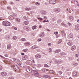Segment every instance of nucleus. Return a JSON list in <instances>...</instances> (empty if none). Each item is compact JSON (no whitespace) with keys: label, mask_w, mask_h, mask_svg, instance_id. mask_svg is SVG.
Returning a JSON list of instances; mask_svg holds the SVG:
<instances>
[{"label":"nucleus","mask_w":79,"mask_h":79,"mask_svg":"<svg viewBox=\"0 0 79 79\" xmlns=\"http://www.w3.org/2000/svg\"><path fill=\"white\" fill-rule=\"evenodd\" d=\"M2 24L4 26H10V25L11 24V23L7 21H3Z\"/></svg>","instance_id":"nucleus-1"},{"label":"nucleus","mask_w":79,"mask_h":79,"mask_svg":"<svg viewBox=\"0 0 79 79\" xmlns=\"http://www.w3.org/2000/svg\"><path fill=\"white\" fill-rule=\"evenodd\" d=\"M13 68L14 69H15V71H16V70L17 71H19V68L18 66L16 65H14L13 66Z\"/></svg>","instance_id":"nucleus-2"},{"label":"nucleus","mask_w":79,"mask_h":79,"mask_svg":"<svg viewBox=\"0 0 79 79\" xmlns=\"http://www.w3.org/2000/svg\"><path fill=\"white\" fill-rule=\"evenodd\" d=\"M9 19L10 20H13L14 19H15V17L14 15H10L9 17Z\"/></svg>","instance_id":"nucleus-3"},{"label":"nucleus","mask_w":79,"mask_h":79,"mask_svg":"<svg viewBox=\"0 0 79 79\" xmlns=\"http://www.w3.org/2000/svg\"><path fill=\"white\" fill-rule=\"evenodd\" d=\"M1 74L2 76L4 77V76H6L7 75V73L5 72H3L1 73Z\"/></svg>","instance_id":"nucleus-4"},{"label":"nucleus","mask_w":79,"mask_h":79,"mask_svg":"<svg viewBox=\"0 0 79 79\" xmlns=\"http://www.w3.org/2000/svg\"><path fill=\"white\" fill-rule=\"evenodd\" d=\"M56 2L55 0H51L50 1V3L51 4H55Z\"/></svg>","instance_id":"nucleus-5"},{"label":"nucleus","mask_w":79,"mask_h":79,"mask_svg":"<svg viewBox=\"0 0 79 79\" xmlns=\"http://www.w3.org/2000/svg\"><path fill=\"white\" fill-rule=\"evenodd\" d=\"M22 60H27L28 59V57L27 56H24L22 57Z\"/></svg>","instance_id":"nucleus-6"},{"label":"nucleus","mask_w":79,"mask_h":79,"mask_svg":"<svg viewBox=\"0 0 79 79\" xmlns=\"http://www.w3.org/2000/svg\"><path fill=\"white\" fill-rule=\"evenodd\" d=\"M26 71H27V72H28V73H32V70H31V69L29 68H27L26 69Z\"/></svg>","instance_id":"nucleus-7"},{"label":"nucleus","mask_w":79,"mask_h":79,"mask_svg":"<svg viewBox=\"0 0 79 79\" xmlns=\"http://www.w3.org/2000/svg\"><path fill=\"white\" fill-rule=\"evenodd\" d=\"M34 75L36 77H39V74L37 72V71L35 72Z\"/></svg>","instance_id":"nucleus-8"},{"label":"nucleus","mask_w":79,"mask_h":79,"mask_svg":"<svg viewBox=\"0 0 79 79\" xmlns=\"http://www.w3.org/2000/svg\"><path fill=\"white\" fill-rule=\"evenodd\" d=\"M75 29L77 31H78L79 29V25L77 24L75 26Z\"/></svg>","instance_id":"nucleus-9"},{"label":"nucleus","mask_w":79,"mask_h":79,"mask_svg":"<svg viewBox=\"0 0 79 79\" xmlns=\"http://www.w3.org/2000/svg\"><path fill=\"white\" fill-rule=\"evenodd\" d=\"M68 45L69 46H71L73 45V42L71 41H69L67 43Z\"/></svg>","instance_id":"nucleus-10"},{"label":"nucleus","mask_w":79,"mask_h":79,"mask_svg":"<svg viewBox=\"0 0 79 79\" xmlns=\"http://www.w3.org/2000/svg\"><path fill=\"white\" fill-rule=\"evenodd\" d=\"M61 32L62 33V37H65V36H66V34L62 31H61Z\"/></svg>","instance_id":"nucleus-11"},{"label":"nucleus","mask_w":79,"mask_h":79,"mask_svg":"<svg viewBox=\"0 0 79 79\" xmlns=\"http://www.w3.org/2000/svg\"><path fill=\"white\" fill-rule=\"evenodd\" d=\"M24 45L26 47L27 46H29L30 45V43H28V42H27L24 43Z\"/></svg>","instance_id":"nucleus-12"},{"label":"nucleus","mask_w":79,"mask_h":79,"mask_svg":"<svg viewBox=\"0 0 79 79\" xmlns=\"http://www.w3.org/2000/svg\"><path fill=\"white\" fill-rule=\"evenodd\" d=\"M75 49H76L75 46H73L71 47V50H72V51H74V50H75Z\"/></svg>","instance_id":"nucleus-13"},{"label":"nucleus","mask_w":79,"mask_h":79,"mask_svg":"<svg viewBox=\"0 0 79 79\" xmlns=\"http://www.w3.org/2000/svg\"><path fill=\"white\" fill-rule=\"evenodd\" d=\"M44 35H45V34H44V33L43 32L42 33H41L40 35V37H44Z\"/></svg>","instance_id":"nucleus-14"},{"label":"nucleus","mask_w":79,"mask_h":79,"mask_svg":"<svg viewBox=\"0 0 79 79\" xmlns=\"http://www.w3.org/2000/svg\"><path fill=\"white\" fill-rule=\"evenodd\" d=\"M35 57L36 58H41V56L40 55H36L35 56Z\"/></svg>","instance_id":"nucleus-15"},{"label":"nucleus","mask_w":79,"mask_h":79,"mask_svg":"<svg viewBox=\"0 0 79 79\" xmlns=\"http://www.w3.org/2000/svg\"><path fill=\"white\" fill-rule=\"evenodd\" d=\"M38 48V46H37L36 45H35V46H33L31 48V49L32 50H34V49H35V48Z\"/></svg>","instance_id":"nucleus-16"},{"label":"nucleus","mask_w":79,"mask_h":79,"mask_svg":"<svg viewBox=\"0 0 79 79\" xmlns=\"http://www.w3.org/2000/svg\"><path fill=\"white\" fill-rule=\"evenodd\" d=\"M68 36L70 38H73V35L72 33H70L69 35Z\"/></svg>","instance_id":"nucleus-17"},{"label":"nucleus","mask_w":79,"mask_h":79,"mask_svg":"<svg viewBox=\"0 0 79 79\" xmlns=\"http://www.w3.org/2000/svg\"><path fill=\"white\" fill-rule=\"evenodd\" d=\"M59 11H60V9L57 8L56 10V13H58Z\"/></svg>","instance_id":"nucleus-18"},{"label":"nucleus","mask_w":79,"mask_h":79,"mask_svg":"<svg viewBox=\"0 0 79 79\" xmlns=\"http://www.w3.org/2000/svg\"><path fill=\"white\" fill-rule=\"evenodd\" d=\"M11 44H8L7 46V49H10V48H11Z\"/></svg>","instance_id":"nucleus-19"},{"label":"nucleus","mask_w":79,"mask_h":79,"mask_svg":"<svg viewBox=\"0 0 79 79\" xmlns=\"http://www.w3.org/2000/svg\"><path fill=\"white\" fill-rule=\"evenodd\" d=\"M61 51V50L60 49H57L55 51V52H56V53H59V52H60Z\"/></svg>","instance_id":"nucleus-20"},{"label":"nucleus","mask_w":79,"mask_h":79,"mask_svg":"<svg viewBox=\"0 0 79 79\" xmlns=\"http://www.w3.org/2000/svg\"><path fill=\"white\" fill-rule=\"evenodd\" d=\"M66 55V54L64 52H61L60 53V55L61 56H64Z\"/></svg>","instance_id":"nucleus-21"},{"label":"nucleus","mask_w":79,"mask_h":79,"mask_svg":"<svg viewBox=\"0 0 79 79\" xmlns=\"http://www.w3.org/2000/svg\"><path fill=\"white\" fill-rule=\"evenodd\" d=\"M29 23V21H25L24 22V24L25 25H27V24H28Z\"/></svg>","instance_id":"nucleus-22"},{"label":"nucleus","mask_w":79,"mask_h":79,"mask_svg":"<svg viewBox=\"0 0 79 79\" xmlns=\"http://www.w3.org/2000/svg\"><path fill=\"white\" fill-rule=\"evenodd\" d=\"M44 77L45 78H51L52 76H49L48 75L44 76Z\"/></svg>","instance_id":"nucleus-23"},{"label":"nucleus","mask_w":79,"mask_h":79,"mask_svg":"<svg viewBox=\"0 0 79 79\" xmlns=\"http://www.w3.org/2000/svg\"><path fill=\"white\" fill-rule=\"evenodd\" d=\"M73 76H77V73L76 72H74L73 73Z\"/></svg>","instance_id":"nucleus-24"},{"label":"nucleus","mask_w":79,"mask_h":79,"mask_svg":"<svg viewBox=\"0 0 79 79\" xmlns=\"http://www.w3.org/2000/svg\"><path fill=\"white\" fill-rule=\"evenodd\" d=\"M57 20V19L55 17H54L52 19V20L53 21H56Z\"/></svg>","instance_id":"nucleus-25"},{"label":"nucleus","mask_w":79,"mask_h":79,"mask_svg":"<svg viewBox=\"0 0 79 79\" xmlns=\"http://www.w3.org/2000/svg\"><path fill=\"white\" fill-rule=\"evenodd\" d=\"M69 19L71 21H73V19H74V18H73L72 16H69Z\"/></svg>","instance_id":"nucleus-26"},{"label":"nucleus","mask_w":79,"mask_h":79,"mask_svg":"<svg viewBox=\"0 0 79 79\" xmlns=\"http://www.w3.org/2000/svg\"><path fill=\"white\" fill-rule=\"evenodd\" d=\"M15 19L17 22H18L19 23H20L21 22V21H20V19L17 18H16Z\"/></svg>","instance_id":"nucleus-27"},{"label":"nucleus","mask_w":79,"mask_h":79,"mask_svg":"<svg viewBox=\"0 0 79 79\" xmlns=\"http://www.w3.org/2000/svg\"><path fill=\"white\" fill-rule=\"evenodd\" d=\"M24 29L26 30V31H28L29 30V27H23Z\"/></svg>","instance_id":"nucleus-28"},{"label":"nucleus","mask_w":79,"mask_h":79,"mask_svg":"<svg viewBox=\"0 0 79 79\" xmlns=\"http://www.w3.org/2000/svg\"><path fill=\"white\" fill-rule=\"evenodd\" d=\"M61 19H59L57 21V23L58 24H60V23H61Z\"/></svg>","instance_id":"nucleus-29"},{"label":"nucleus","mask_w":79,"mask_h":79,"mask_svg":"<svg viewBox=\"0 0 79 79\" xmlns=\"http://www.w3.org/2000/svg\"><path fill=\"white\" fill-rule=\"evenodd\" d=\"M69 60H74V57H69Z\"/></svg>","instance_id":"nucleus-30"},{"label":"nucleus","mask_w":79,"mask_h":79,"mask_svg":"<svg viewBox=\"0 0 79 79\" xmlns=\"http://www.w3.org/2000/svg\"><path fill=\"white\" fill-rule=\"evenodd\" d=\"M32 70L34 71L36 70V69H35V68L34 67H32L31 68Z\"/></svg>","instance_id":"nucleus-31"},{"label":"nucleus","mask_w":79,"mask_h":79,"mask_svg":"<svg viewBox=\"0 0 79 79\" xmlns=\"http://www.w3.org/2000/svg\"><path fill=\"white\" fill-rule=\"evenodd\" d=\"M62 63V61L61 60H57V64H60Z\"/></svg>","instance_id":"nucleus-32"},{"label":"nucleus","mask_w":79,"mask_h":79,"mask_svg":"<svg viewBox=\"0 0 79 79\" xmlns=\"http://www.w3.org/2000/svg\"><path fill=\"white\" fill-rule=\"evenodd\" d=\"M22 51L23 52H27L28 51V49H24Z\"/></svg>","instance_id":"nucleus-33"},{"label":"nucleus","mask_w":79,"mask_h":79,"mask_svg":"<svg viewBox=\"0 0 79 79\" xmlns=\"http://www.w3.org/2000/svg\"><path fill=\"white\" fill-rule=\"evenodd\" d=\"M25 9L26 10H28V11L31 10V9L30 8H28L27 7H26V8H25Z\"/></svg>","instance_id":"nucleus-34"},{"label":"nucleus","mask_w":79,"mask_h":79,"mask_svg":"<svg viewBox=\"0 0 79 79\" xmlns=\"http://www.w3.org/2000/svg\"><path fill=\"white\" fill-rule=\"evenodd\" d=\"M42 71L43 72H45L47 71V69H42Z\"/></svg>","instance_id":"nucleus-35"},{"label":"nucleus","mask_w":79,"mask_h":79,"mask_svg":"<svg viewBox=\"0 0 79 79\" xmlns=\"http://www.w3.org/2000/svg\"><path fill=\"white\" fill-rule=\"evenodd\" d=\"M16 39H17V37H16V36H14L12 39H13V40H16Z\"/></svg>","instance_id":"nucleus-36"},{"label":"nucleus","mask_w":79,"mask_h":79,"mask_svg":"<svg viewBox=\"0 0 79 79\" xmlns=\"http://www.w3.org/2000/svg\"><path fill=\"white\" fill-rule=\"evenodd\" d=\"M8 79H15V78L13 77H9Z\"/></svg>","instance_id":"nucleus-37"},{"label":"nucleus","mask_w":79,"mask_h":79,"mask_svg":"<svg viewBox=\"0 0 79 79\" xmlns=\"http://www.w3.org/2000/svg\"><path fill=\"white\" fill-rule=\"evenodd\" d=\"M6 37V39H10V36L9 35H7Z\"/></svg>","instance_id":"nucleus-38"},{"label":"nucleus","mask_w":79,"mask_h":79,"mask_svg":"<svg viewBox=\"0 0 79 79\" xmlns=\"http://www.w3.org/2000/svg\"><path fill=\"white\" fill-rule=\"evenodd\" d=\"M30 76V75L29 74H26L25 75V77H29Z\"/></svg>","instance_id":"nucleus-39"},{"label":"nucleus","mask_w":79,"mask_h":79,"mask_svg":"<svg viewBox=\"0 0 79 79\" xmlns=\"http://www.w3.org/2000/svg\"><path fill=\"white\" fill-rule=\"evenodd\" d=\"M57 62H58V60H55V61H54V64H57Z\"/></svg>","instance_id":"nucleus-40"},{"label":"nucleus","mask_w":79,"mask_h":79,"mask_svg":"<svg viewBox=\"0 0 79 79\" xmlns=\"http://www.w3.org/2000/svg\"><path fill=\"white\" fill-rule=\"evenodd\" d=\"M62 42V40H60L59 42H58V44H60V43H61Z\"/></svg>","instance_id":"nucleus-41"},{"label":"nucleus","mask_w":79,"mask_h":79,"mask_svg":"<svg viewBox=\"0 0 79 79\" xmlns=\"http://www.w3.org/2000/svg\"><path fill=\"white\" fill-rule=\"evenodd\" d=\"M36 27H36V26H33L32 27V29L33 30H34L35 29H36Z\"/></svg>","instance_id":"nucleus-42"},{"label":"nucleus","mask_w":79,"mask_h":79,"mask_svg":"<svg viewBox=\"0 0 79 79\" xmlns=\"http://www.w3.org/2000/svg\"><path fill=\"white\" fill-rule=\"evenodd\" d=\"M21 40H22V41H26V40L25 38H22L21 39Z\"/></svg>","instance_id":"nucleus-43"},{"label":"nucleus","mask_w":79,"mask_h":79,"mask_svg":"<svg viewBox=\"0 0 79 79\" xmlns=\"http://www.w3.org/2000/svg\"><path fill=\"white\" fill-rule=\"evenodd\" d=\"M35 5H40V3L38 2H37L35 3Z\"/></svg>","instance_id":"nucleus-44"},{"label":"nucleus","mask_w":79,"mask_h":79,"mask_svg":"<svg viewBox=\"0 0 79 79\" xmlns=\"http://www.w3.org/2000/svg\"><path fill=\"white\" fill-rule=\"evenodd\" d=\"M44 67H49V66L48 65H47L46 64H44Z\"/></svg>","instance_id":"nucleus-45"},{"label":"nucleus","mask_w":79,"mask_h":79,"mask_svg":"<svg viewBox=\"0 0 79 79\" xmlns=\"http://www.w3.org/2000/svg\"><path fill=\"white\" fill-rule=\"evenodd\" d=\"M49 73H53V70H51L49 71Z\"/></svg>","instance_id":"nucleus-46"},{"label":"nucleus","mask_w":79,"mask_h":79,"mask_svg":"<svg viewBox=\"0 0 79 79\" xmlns=\"http://www.w3.org/2000/svg\"><path fill=\"white\" fill-rule=\"evenodd\" d=\"M65 24H64V22H62V23H61V25H62V26H64V25H65Z\"/></svg>","instance_id":"nucleus-47"},{"label":"nucleus","mask_w":79,"mask_h":79,"mask_svg":"<svg viewBox=\"0 0 79 79\" xmlns=\"http://www.w3.org/2000/svg\"><path fill=\"white\" fill-rule=\"evenodd\" d=\"M41 40H42V39H38V40H37L38 42H40Z\"/></svg>","instance_id":"nucleus-48"},{"label":"nucleus","mask_w":79,"mask_h":79,"mask_svg":"<svg viewBox=\"0 0 79 79\" xmlns=\"http://www.w3.org/2000/svg\"><path fill=\"white\" fill-rule=\"evenodd\" d=\"M54 34H55V35H56V34H58V32L57 31L55 32H54Z\"/></svg>","instance_id":"nucleus-49"},{"label":"nucleus","mask_w":79,"mask_h":79,"mask_svg":"<svg viewBox=\"0 0 79 79\" xmlns=\"http://www.w3.org/2000/svg\"><path fill=\"white\" fill-rule=\"evenodd\" d=\"M73 65H74V66H76L77 65V64L75 63L73 64Z\"/></svg>","instance_id":"nucleus-50"},{"label":"nucleus","mask_w":79,"mask_h":79,"mask_svg":"<svg viewBox=\"0 0 79 79\" xmlns=\"http://www.w3.org/2000/svg\"><path fill=\"white\" fill-rule=\"evenodd\" d=\"M49 52H52V49L51 48H49Z\"/></svg>","instance_id":"nucleus-51"},{"label":"nucleus","mask_w":79,"mask_h":79,"mask_svg":"<svg viewBox=\"0 0 79 79\" xmlns=\"http://www.w3.org/2000/svg\"><path fill=\"white\" fill-rule=\"evenodd\" d=\"M23 18L24 19H26V20H27V17H26L25 16H24Z\"/></svg>","instance_id":"nucleus-52"},{"label":"nucleus","mask_w":79,"mask_h":79,"mask_svg":"<svg viewBox=\"0 0 79 79\" xmlns=\"http://www.w3.org/2000/svg\"><path fill=\"white\" fill-rule=\"evenodd\" d=\"M44 19H47V17L46 16H44Z\"/></svg>","instance_id":"nucleus-53"},{"label":"nucleus","mask_w":79,"mask_h":79,"mask_svg":"<svg viewBox=\"0 0 79 79\" xmlns=\"http://www.w3.org/2000/svg\"><path fill=\"white\" fill-rule=\"evenodd\" d=\"M3 19H4L2 17H0V20H3Z\"/></svg>","instance_id":"nucleus-54"},{"label":"nucleus","mask_w":79,"mask_h":79,"mask_svg":"<svg viewBox=\"0 0 79 79\" xmlns=\"http://www.w3.org/2000/svg\"><path fill=\"white\" fill-rule=\"evenodd\" d=\"M58 72L59 73V74H60V75H61V74H62V73H61V72L59 71Z\"/></svg>","instance_id":"nucleus-55"},{"label":"nucleus","mask_w":79,"mask_h":79,"mask_svg":"<svg viewBox=\"0 0 79 79\" xmlns=\"http://www.w3.org/2000/svg\"><path fill=\"white\" fill-rule=\"evenodd\" d=\"M7 9L9 10H11V8L10 7H7Z\"/></svg>","instance_id":"nucleus-56"},{"label":"nucleus","mask_w":79,"mask_h":79,"mask_svg":"<svg viewBox=\"0 0 79 79\" xmlns=\"http://www.w3.org/2000/svg\"><path fill=\"white\" fill-rule=\"evenodd\" d=\"M5 56H6V57H8V54H6L5 55Z\"/></svg>","instance_id":"nucleus-57"},{"label":"nucleus","mask_w":79,"mask_h":79,"mask_svg":"<svg viewBox=\"0 0 79 79\" xmlns=\"http://www.w3.org/2000/svg\"><path fill=\"white\" fill-rule=\"evenodd\" d=\"M64 27H68V25L66 24H64Z\"/></svg>","instance_id":"nucleus-58"},{"label":"nucleus","mask_w":79,"mask_h":79,"mask_svg":"<svg viewBox=\"0 0 79 79\" xmlns=\"http://www.w3.org/2000/svg\"><path fill=\"white\" fill-rule=\"evenodd\" d=\"M2 67L0 65V70H2Z\"/></svg>","instance_id":"nucleus-59"},{"label":"nucleus","mask_w":79,"mask_h":79,"mask_svg":"<svg viewBox=\"0 0 79 79\" xmlns=\"http://www.w3.org/2000/svg\"><path fill=\"white\" fill-rule=\"evenodd\" d=\"M30 13L31 14H32V13H34V11H31L30 12Z\"/></svg>","instance_id":"nucleus-60"},{"label":"nucleus","mask_w":79,"mask_h":79,"mask_svg":"<svg viewBox=\"0 0 79 79\" xmlns=\"http://www.w3.org/2000/svg\"><path fill=\"white\" fill-rule=\"evenodd\" d=\"M18 65H19V66H21V64H20V63H18Z\"/></svg>","instance_id":"nucleus-61"},{"label":"nucleus","mask_w":79,"mask_h":79,"mask_svg":"<svg viewBox=\"0 0 79 79\" xmlns=\"http://www.w3.org/2000/svg\"><path fill=\"white\" fill-rule=\"evenodd\" d=\"M14 29H15V30H18V28H17L15 27L14 28Z\"/></svg>","instance_id":"nucleus-62"},{"label":"nucleus","mask_w":79,"mask_h":79,"mask_svg":"<svg viewBox=\"0 0 79 79\" xmlns=\"http://www.w3.org/2000/svg\"><path fill=\"white\" fill-rule=\"evenodd\" d=\"M21 55H24V53H21Z\"/></svg>","instance_id":"nucleus-63"},{"label":"nucleus","mask_w":79,"mask_h":79,"mask_svg":"<svg viewBox=\"0 0 79 79\" xmlns=\"http://www.w3.org/2000/svg\"><path fill=\"white\" fill-rule=\"evenodd\" d=\"M70 9L69 8H67V11H69V10Z\"/></svg>","instance_id":"nucleus-64"}]
</instances>
